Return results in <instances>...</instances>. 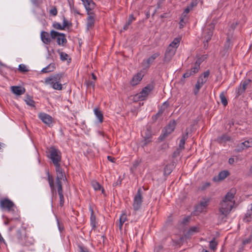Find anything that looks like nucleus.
<instances>
[{
	"label": "nucleus",
	"mask_w": 252,
	"mask_h": 252,
	"mask_svg": "<svg viewBox=\"0 0 252 252\" xmlns=\"http://www.w3.org/2000/svg\"><path fill=\"white\" fill-rule=\"evenodd\" d=\"M236 193V189L231 188L220 202L218 212L217 213L219 223H222L226 221L227 217L234 205V197Z\"/></svg>",
	"instance_id": "nucleus-1"
},
{
	"label": "nucleus",
	"mask_w": 252,
	"mask_h": 252,
	"mask_svg": "<svg viewBox=\"0 0 252 252\" xmlns=\"http://www.w3.org/2000/svg\"><path fill=\"white\" fill-rule=\"evenodd\" d=\"M46 173L51 193L52 195H56L57 193H58L60 199V206L63 207L64 203L63 181L66 180V176L56 177L55 181L53 176L50 174L49 170H47Z\"/></svg>",
	"instance_id": "nucleus-2"
},
{
	"label": "nucleus",
	"mask_w": 252,
	"mask_h": 252,
	"mask_svg": "<svg viewBox=\"0 0 252 252\" xmlns=\"http://www.w3.org/2000/svg\"><path fill=\"white\" fill-rule=\"evenodd\" d=\"M49 158L55 166L56 177L66 176L64 170L61 167L62 159L61 151L55 147H51L49 150Z\"/></svg>",
	"instance_id": "nucleus-3"
},
{
	"label": "nucleus",
	"mask_w": 252,
	"mask_h": 252,
	"mask_svg": "<svg viewBox=\"0 0 252 252\" xmlns=\"http://www.w3.org/2000/svg\"><path fill=\"white\" fill-rule=\"evenodd\" d=\"M63 73H59L50 75L44 79V84L49 85L54 90L61 91L63 89V84H62V80L64 77Z\"/></svg>",
	"instance_id": "nucleus-4"
},
{
	"label": "nucleus",
	"mask_w": 252,
	"mask_h": 252,
	"mask_svg": "<svg viewBox=\"0 0 252 252\" xmlns=\"http://www.w3.org/2000/svg\"><path fill=\"white\" fill-rule=\"evenodd\" d=\"M15 241L22 246H28L31 244L27 236L26 228L23 225H21V227L16 231Z\"/></svg>",
	"instance_id": "nucleus-5"
},
{
	"label": "nucleus",
	"mask_w": 252,
	"mask_h": 252,
	"mask_svg": "<svg viewBox=\"0 0 252 252\" xmlns=\"http://www.w3.org/2000/svg\"><path fill=\"white\" fill-rule=\"evenodd\" d=\"M0 207L3 210L6 211L12 215L18 214L14 203L8 198H3L0 200Z\"/></svg>",
	"instance_id": "nucleus-6"
},
{
	"label": "nucleus",
	"mask_w": 252,
	"mask_h": 252,
	"mask_svg": "<svg viewBox=\"0 0 252 252\" xmlns=\"http://www.w3.org/2000/svg\"><path fill=\"white\" fill-rule=\"evenodd\" d=\"M201 62L202 61L201 59H198L196 61L193 67H192L190 69L188 70L186 73L183 75L181 80L183 81V79H185L186 78H189L191 76H194L195 74H196L199 71Z\"/></svg>",
	"instance_id": "nucleus-7"
},
{
	"label": "nucleus",
	"mask_w": 252,
	"mask_h": 252,
	"mask_svg": "<svg viewBox=\"0 0 252 252\" xmlns=\"http://www.w3.org/2000/svg\"><path fill=\"white\" fill-rule=\"evenodd\" d=\"M152 90L153 87L152 86H146L139 93H138L135 95L134 96V99L136 101L145 100Z\"/></svg>",
	"instance_id": "nucleus-8"
},
{
	"label": "nucleus",
	"mask_w": 252,
	"mask_h": 252,
	"mask_svg": "<svg viewBox=\"0 0 252 252\" xmlns=\"http://www.w3.org/2000/svg\"><path fill=\"white\" fill-rule=\"evenodd\" d=\"M210 200L211 199L210 198H203L199 203L195 207L194 212L196 215H198L200 213L206 212L207 207L209 205Z\"/></svg>",
	"instance_id": "nucleus-9"
},
{
	"label": "nucleus",
	"mask_w": 252,
	"mask_h": 252,
	"mask_svg": "<svg viewBox=\"0 0 252 252\" xmlns=\"http://www.w3.org/2000/svg\"><path fill=\"white\" fill-rule=\"evenodd\" d=\"M142 202V190L141 188H139L134 197L132 206L134 211H137L140 209Z\"/></svg>",
	"instance_id": "nucleus-10"
},
{
	"label": "nucleus",
	"mask_w": 252,
	"mask_h": 252,
	"mask_svg": "<svg viewBox=\"0 0 252 252\" xmlns=\"http://www.w3.org/2000/svg\"><path fill=\"white\" fill-rule=\"evenodd\" d=\"M214 27L215 26L214 24H210L209 26L206 27L203 30L204 47L207 46L208 42L211 39Z\"/></svg>",
	"instance_id": "nucleus-11"
},
{
	"label": "nucleus",
	"mask_w": 252,
	"mask_h": 252,
	"mask_svg": "<svg viewBox=\"0 0 252 252\" xmlns=\"http://www.w3.org/2000/svg\"><path fill=\"white\" fill-rule=\"evenodd\" d=\"M176 123L175 120L171 121L168 125L165 127L164 132L160 135L159 138L163 140L169 134L171 133L176 127Z\"/></svg>",
	"instance_id": "nucleus-12"
},
{
	"label": "nucleus",
	"mask_w": 252,
	"mask_h": 252,
	"mask_svg": "<svg viewBox=\"0 0 252 252\" xmlns=\"http://www.w3.org/2000/svg\"><path fill=\"white\" fill-rule=\"evenodd\" d=\"M159 56L160 53L157 52L151 55L147 59L144 60L142 63V65L144 69H149L151 65L154 63L155 60Z\"/></svg>",
	"instance_id": "nucleus-13"
},
{
	"label": "nucleus",
	"mask_w": 252,
	"mask_h": 252,
	"mask_svg": "<svg viewBox=\"0 0 252 252\" xmlns=\"http://www.w3.org/2000/svg\"><path fill=\"white\" fill-rule=\"evenodd\" d=\"M143 138L141 142L142 147H144L150 145L153 141V135L151 131L147 129L145 131Z\"/></svg>",
	"instance_id": "nucleus-14"
},
{
	"label": "nucleus",
	"mask_w": 252,
	"mask_h": 252,
	"mask_svg": "<svg viewBox=\"0 0 252 252\" xmlns=\"http://www.w3.org/2000/svg\"><path fill=\"white\" fill-rule=\"evenodd\" d=\"M176 52V49H170L167 48L163 59V63H169L172 59V58L175 54Z\"/></svg>",
	"instance_id": "nucleus-15"
},
{
	"label": "nucleus",
	"mask_w": 252,
	"mask_h": 252,
	"mask_svg": "<svg viewBox=\"0 0 252 252\" xmlns=\"http://www.w3.org/2000/svg\"><path fill=\"white\" fill-rule=\"evenodd\" d=\"M38 118L46 125L50 126L53 122V118L49 115L45 113H40L38 115Z\"/></svg>",
	"instance_id": "nucleus-16"
},
{
	"label": "nucleus",
	"mask_w": 252,
	"mask_h": 252,
	"mask_svg": "<svg viewBox=\"0 0 252 252\" xmlns=\"http://www.w3.org/2000/svg\"><path fill=\"white\" fill-rule=\"evenodd\" d=\"M251 80L247 79L242 81L237 90V96H239L244 93L247 87V86L251 82Z\"/></svg>",
	"instance_id": "nucleus-17"
},
{
	"label": "nucleus",
	"mask_w": 252,
	"mask_h": 252,
	"mask_svg": "<svg viewBox=\"0 0 252 252\" xmlns=\"http://www.w3.org/2000/svg\"><path fill=\"white\" fill-rule=\"evenodd\" d=\"M13 217L11 218H6V220L4 221V223L5 225H8L10 222L12 221H15L17 223L20 224L21 225H24L23 222L21 220V218L19 215V214H16L15 215H13Z\"/></svg>",
	"instance_id": "nucleus-18"
},
{
	"label": "nucleus",
	"mask_w": 252,
	"mask_h": 252,
	"mask_svg": "<svg viewBox=\"0 0 252 252\" xmlns=\"http://www.w3.org/2000/svg\"><path fill=\"white\" fill-rule=\"evenodd\" d=\"M200 228L199 225L193 226L190 227L186 232L185 236L189 238L190 236L200 231Z\"/></svg>",
	"instance_id": "nucleus-19"
},
{
	"label": "nucleus",
	"mask_w": 252,
	"mask_h": 252,
	"mask_svg": "<svg viewBox=\"0 0 252 252\" xmlns=\"http://www.w3.org/2000/svg\"><path fill=\"white\" fill-rule=\"evenodd\" d=\"M143 75L141 72H138L134 75L131 80L130 82V84L131 86H134L138 84L142 79Z\"/></svg>",
	"instance_id": "nucleus-20"
},
{
	"label": "nucleus",
	"mask_w": 252,
	"mask_h": 252,
	"mask_svg": "<svg viewBox=\"0 0 252 252\" xmlns=\"http://www.w3.org/2000/svg\"><path fill=\"white\" fill-rule=\"evenodd\" d=\"M83 3L88 13L91 12V11L93 10L95 7V4L93 0H85Z\"/></svg>",
	"instance_id": "nucleus-21"
},
{
	"label": "nucleus",
	"mask_w": 252,
	"mask_h": 252,
	"mask_svg": "<svg viewBox=\"0 0 252 252\" xmlns=\"http://www.w3.org/2000/svg\"><path fill=\"white\" fill-rule=\"evenodd\" d=\"M229 173L227 170H224L220 172L217 177H214L213 178V181L215 182H219L225 179L228 176H229Z\"/></svg>",
	"instance_id": "nucleus-22"
},
{
	"label": "nucleus",
	"mask_w": 252,
	"mask_h": 252,
	"mask_svg": "<svg viewBox=\"0 0 252 252\" xmlns=\"http://www.w3.org/2000/svg\"><path fill=\"white\" fill-rule=\"evenodd\" d=\"M243 220V221L246 222H249L252 221V203L250 204V208H248Z\"/></svg>",
	"instance_id": "nucleus-23"
},
{
	"label": "nucleus",
	"mask_w": 252,
	"mask_h": 252,
	"mask_svg": "<svg viewBox=\"0 0 252 252\" xmlns=\"http://www.w3.org/2000/svg\"><path fill=\"white\" fill-rule=\"evenodd\" d=\"M41 39L45 44H49L51 43V39L48 32L42 31L40 34Z\"/></svg>",
	"instance_id": "nucleus-24"
},
{
	"label": "nucleus",
	"mask_w": 252,
	"mask_h": 252,
	"mask_svg": "<svg viewBox=\"0 0 252 252\" xmlns=\"http://www.w3.org/2000/svg\"><path fill=\"white\" fill-rule=\"evenodd\" d=\"M90 211L91 212L90 225L92 226V229L94 230L96 228L97 223L95 216L94 214V212L92 208H90Z\"/></svg>",
	"instance_id": "nucleus-25"
},
{
	"label": "nucleus",
	"mask_w": 252,
	"mask_h": 252,
	"mask_svg": "<svg viewBox=\"0 0 252 252\" xmlns=\"http://www.w3.org/2000/svg\"><path fill=\"white\" fill-rule=\"evenodd\" d=\"M11 90L13 94L18 95L23 94L25 92V89L21 86H12Z\"/></svg>",
	"instance_id": "nucleus-26"
},
{
	"label": "nucleus",
	"mask_w": 252,
	"mask_h": 252,
	"mask_svg": "<svg viewBox=\"0 0 252 252\" xmlns=\"http://www.w3.org/2000/svg\"><path fill=\"white\" fill-rule=\"evenodd\" d=\"M89 16L87 18V29H89L94 27V17L93 15L94 13L92 12H90V13H88Z\"/></svg>",
	"instance_id": "nucleus-27"
},
{
	"label": "nucleus",
	"mask_w": 252,
	"mask_h": 252,
	"mask_svg": "<svg viewBox=\"0 0 252 252\" xmlns=\"http://www.w3.org/2000/svg\"><path fill=\"white\" fill-rule=\"evenodd\" d=\"M57 42L59 45L64 46L67 42L65 34L61 33L57 38Z\"/></svg>",
	"instance_id": "nucleus-28"
},
{
	"label": "nucleus",
	"mask_w": 252,
	"mask_h": 252,
	"mask_svg": "<svg viewBox=\"0 0 252 252\" xmlns=\"http://www.w3.org/2000/svg\"><path fill=\"white\" fill-rule=\"evenodd\" d=\"M181 38L176 37L174 39L173 41L169 44L168 48H169L170 49H177V48L178 47L180 44V42L181 41Z\"/></svg>",
	"instance_id": "nucleus-29"
},
{
	"label": "nucleus",
	"mask_w": 252,
	"mask_h": 252,
	"mask_svg": "<svg viewBox=\"0 0 252 252\" xmlns=\"http://www.w3.org/2000/svg\"><path fill=\"white\" fill-rule=\"evenodd\" d=\"M135 20V18L134 17L133 14H130L129 15L128 19L127 22L124 25L123 27V30H121V32H122L123 31H126L128 30L129 25Z\"/></svg>",
	"instance_id": "nucleus-30"
},
{
	"label": "nucleus",
	"mask_w": 252,
	"mask_h": 252,
	"mask_svg": "<svg viewBox=\"0 0 252 252\" xmlns=\"http://www.w3.org/2000/svg\"><path fill=\"white\" fill-rule=\"evenodd\" d=\"M188 135H189L188 132H186L185 133H184L182 135V137L180 140V143H179L178 148H179L182 150H184L185 149L184 145L185 144L186 140L188 138Z\"/></svg>",
	"instance_id": "nucleus-31"
},
{
	"label": "nucleus",
	"mask_w": 252,
	"mask_h": 252,
	"mask_svg": "<svg viewBox=\"0 0 252 252\" xmlns=\"http://www.w3.org/2000/svg\"><path fill=\"white\" fill-rule=\"evenodd\" d=\"M56 68V65L55 63H51L49 64L46 67L43 68L41 70L42 73H48L53 71Z\"/></svg>",
	"instance_id": "nucleus-32"
},
{
	"label": "nucleus",
	"mask_w": 252,
	"mask_h": 252,
	"mask_svg": "<svg viewBox=\"0 0 252 252\" xmlns=\"http://www.w3.org/2000/svg\"><path fill=\"white\" fill-rule=\"evenodd\" d=\"M94 113L99 122L101 123L103 120V116L101 111L98 108H95L94 109Z\"/></svg>",
	"instance_id": "nucleus-33"
},
{
	"label": "nucleus",
	"mask_w": 252,
	"mask_h": 252,
	"mask_svg": "<svg viewBox=\"0 0 252 252\" xmlns=\"http://www.w3.org/2000/svg\"><path fill=\"white\" fill-rule=\"evenodd\" d=\"M127 220V216L126 213H123L121 215V216L120 217L119 219V227L120 229H122L123 225L125 222H126Z\"/></svg>",
	"instance_id": "nucleus-34"
},
{
	"label": "nucleus",
	"mask_w": 252,
	"mask_h": 252,
	"mask_svg": "<svg viewBox=\"0 0 252 252\" xmlns=\"http://www.w3.org/2000/svg\"><path fill=\"white\" fill-rule=\"evenodd\" d=\"M230 140V137L226 134H223L217 138V141L220 143H222L223 142L229 141Z\"/></svg>",
	"instance_id": "nucleus-35"
},
{
	"label": "nucleus",
	"mask_w": 252,
	"mask_h": 252,
	"mask_svg": "<svg viewBox=\"0 0 252 252\" xmlns=\"http://www.w3.org/2000/svg\"><path fill=\"white\" fill-rule=\"evenodd\" d=\"M169 104L166 101L164 102L160 109H159L158 112L157 113L156 116H159L161 115L163 112L165 111V110L168 107Z\"/></svg>",
	"instance_id": "nucleus-36"
},
{
	"label": "nucleus",
	"mask_w": 252,
	"mask_h": 252,
	"mask_svg": "<svg viewBox=\"0 0 252 252\" xmlns=\"http://www.w3.org/2000/svg\"><path fill=\"white\" fill-rule=\"evenodd\" d=\"M220 97L221 103L223 104L224 106H226L228 104V102L227 98H226L225 95V93L224 92H222L220 93Z\"/></svg>",
	"instance_id": "nucleus-37"
},
{
	"label": "nucleus",
	"mask_w": 252,
	"mask_h": 252,
	"mask_svg": "<svg viewBox=\"0 0 252 252\" xmlns=\"http://www.w3.org/2000/svg\"><path fill=\"white\" fill-rule=\"evenodd\" d=\"M211 186V183L209 182H202L201 186L198 187V189L200 191H203Z\"/></svg>",
	"instance_id": "nucleus-38"
},
{
	"label": "nucleus",
	"mask_w": 252,
	"mask_h": 252,
	"mask_svg": "<svg viewBox=\"0 0 252 252\" xmlns=\"http://www.w3.org/2000/svg\"><path fill=\"white\" fill-rule=\"evenodd\" d=\"M92 186L95 190H100L101 189V186L96 181H93L91 183Z\"/></svg>",
	"instance_id": "nucleus-39"
},
{
	"label": "nucleus",
	"mask_w": 252,
	"mask_h": 252,
	"mask_svg": "<svg viewBox=\"0 0 252 252\" xmlns=\"http://www.w3.org/2000/svg\"><path fill=\"white\" fill-rule=\"evenodd\" d=\"M25 100L27 105L32 107H35V102L30 96H27Z\"/></svg>",
	"instance_id": "nucleus-40"
},
{
	"label": "nucleus",
	"mask_w": 252,
	"mask_h": 252,
	"mask_svg": "<svg viewBox=\"0 0 252 252\" xmlns=\"http://www.w3.org/2000/svg\"><path fill=\"white\" fill-rule=\"evenodd\" d=\"M218 246V242L216 241L215 238H213V239L210 242L209 247L212 250H215L217 249Z\"/></svg>",
	"instance_id": "nucleus-41"
},
{
	"label": "nucleus",
	"mask_w": 252,
	"mask_h": 252,
	"mask_svg": "<svg viewBox=\"0 0 252 252\" xmlns=\"http://www.w3.org/2000/svg\"><path fill=\"white\" fill-rule=\"evenodd\" d=\"M203 84H201L200 82L197 81L196 84L195 85V87L194 89V94L195 95L198 94L200 89L203 86Z\"/></svg>",
	"instance_id": "nucleus-42"
},
{
	"label": "nucleus",
	"mask_w": 252,
	"mask_h": 252,
	"mask_svg": "<svg viewBox=\"0 0 252 252\" xmlns=\"http://www.w3.org/2000/svg\"><path fill=\"white\" fill-rule=\"evenodd\" d=\"M241 145L243 146H242V148L246 147H252V139H250L247 141H245L241 143Z\"/></svg>",
	"instance_id": "nucleus-43"
},
{
	"label": "nucleus",
	"mask_w": 252,
	"mask_h": 252,
	"mask_svg": "<svg viewBox=\"0 0 252 252\" xmlns=\"http://www.w3.org/2000/svg\"><path fill=\"white\" fill-rule=\"evenodd\" d=\"M58 52L59 53L60 59L62 61H65L67 59L68 57V54L64 52H60L59 50L58 51Z\"/></svg>",
	"instance_id": "nucleus-44"
},
{
	"label": "nucleus",
	"mask_w": 252,
	"mask_h": 252,
	"mask_svg": "<svg viewBox=\"0 0 252 252\" xmlns=\"http://www.w3.org/2000/svg\"><path fill=\"white\" fill-rule=\"evenodd\" d=\"M172 172V169L170 165H166L164 168V174L169 175Z\"/></svg>",
	"instance_id": "nucleus-45"
},
{
	"label": "nucleus",
	"mask_w": 252,
	"mask_h": 252,
	"mask_svg": "<svg viewBox=\"0 0 252 252\" xmlns=\"http://www.w3.org/2000/svg\"><path fill=\"white\" fill-rule=\"evenodd\" d=\"M186 18V17H184L183 15H181V18H180V20L179 22L180 29H182L185 26V25L186 24V22L184 21V20Z\"/></svg>",
	"instance_id": "nucleus-46"
},
{
	"label": "nucleus",
	"mask_w": 252,
	"mask_h": 252,
	"mask_svg": "<svg viewBox=\"0 0 252 252\" xmlns=\"http://www.w3.org/2000/svg\"><path fill=\"white\" fill-rule=\"evenodd\" d=\"M60 33V32L52 30L50 32V36L52 39H55L56 37L57 38Z\"/></svg>",
	"instance_id": "nucleus-47"
},
{
	"label": "nucleus",
	"mask_w": 252,
	"mask_h": 252,
	"mask_svg": "<svg viewBox=\"0 0 252 252\" xmlns=\"http://www.w3.org/2000/svg\"><path fill=\"white\" fill-rule=\"evenodd\" d=\"M18 69L20 72H26L28 71V69H27V67L23 64H20L19 65Z\"/></svg>",
	"instance_id": "nucleus-48"
},
{
	"label": "nucleus",
	"mask_w": 252,
	"mask_h": 252,
	"mask_svg": "<svg viewBox=\"0 0 252 252\" xmlns=\"http://www.w3.org/2000/svg\"><path fill=\"white\" fill-rule=\"evenodd\" d=\"M53 27L57 30H63V27L60 23L57 22L54 23L53 24Z\"/></svg>",
	"instance_id": "nucleus-49"
},
{
	"label": "nucleus",
	"mask_w": 252,
	"mask_h": 252,
	"mask_svg": "<svg viewBox=\"0 0 252 252\" xmlns=\"http://www.w3.org/2000/svg\"><path fill=\"white\" fill-rule=\"evenodd\" d=\"M182 150H183L179 148H177L173 154V157L176 158L178 156H179Z\"/></svg>",
	"instance_id": "nucleus-50"
},
{
	"label": "nucleus",
	"mask_w": 252,
	"mask_h": 252,
	"mask_svg": "<svg viewBox=\"0 0 252 252\" xmlns=\"http://www.w3.org/2000/svg\"><path fill=\"white\" fill-rule=\"evenodd\" d=\"M49 13L51 15L54 16H56L58 14V10L57 8L55 6L53 7L50 10Z\"/></svg>",
	"instance_id": "nucleus-51"
},
{
	"label": "nucleus",
	"mask_w": 252,
	"mask_h": 252,
	"mask_svg": "<svg viewBox=\"0 0 252 252\" xmlns=\"http://www.w3.org/2000/svg\"><path fill=\"white\" fill-rule=\"evenodd\" d=\"M191 220V217L190 216H187L185 217L182 220V223L184 225H186L188 224V223L190 220Z\"/></svg>",
	"instance_id": "nucleus-52"
},
{
	"label": "nucleus",
	"mask_w": 252,
	"mask_h": 252,
	"mask_svg": "<svg viewBox=\"0 0 252 252\" xmlns=\"http://www.w3.org/2000/svg\"><path fill=\"white\" fill-rule=\"evenodd\" d=\"M207 80L203 78V75H200L197 79V81L200 82L201 84H204L206 82Z\"/></svg>",
	"instance_id": "nucleus-53"
},
{
	"label": "nucleus",
	"mask_w": 252,
	"mask_h": 252,
	"mask_svg": "<svg viewBox=\"0 0 252 252\" xmlns=\"http://www.w3.org/2000/svg\"><path fill=\"white\" fill-rule=\"evenodd\" d=\"M210 72L209 70H207L205 71V72H204L203 73L201 74V75H203V78L207 80L208 78L210 75Z\"/></svg>",
	"instance_id": "nucleus-54"
},
{
	"label": "nucleus",
	"mask_w": 252,
	"mask_h": 252,
	"mask_svg": "<svg viewBox=\"0 0 252 252\" xmlns=\"http://www.w3.org/2000/svg\"><path fill=\"white\" fill-rule=\"evenodd\" d=\"M191 10L189 6H187L184 10V12L182 14L184 17H186L187 15L189 13L190 10Z\"/></svg>",
	"instance_id": "nucleus-55"
},
{
	"label": "nucleus",
	"mask_w": 252,
	"mask_h": 252,
	"mask_svg": "<svg viewBox=\"0 0 252 252\" xmlns=\"http://www.w3.org/2000/svg\"><path fill=\"white\" fill-rule=\"evenodd\" d=\"M86 85L88 87H92L93 88H94L95 86V83L94 81H88L86 83Z\"/></svg>",
	"instance_id": "nucleus-56"
},
{
	"label": "nucleus",
	"mask_w": 252,
	"mask_h": 252,
	"mask_svg": "<svg viewBox=\"0 0 252 252\" xmlns=\"http://www.w3.org/2000/svg\"><path fill=\"white\" fill-rule=\"evenodd\" d=\"M68 21H67V20L65 18H63V30L64 29V28L68 26Z\"/></svg>",
	"instance_id": "nucleus-57"
},
{
	"label": "nucleus",
	"mask_w": 252,
	"mask_h": 252,
	"mask_svg": "<svg viewBox=\"0 0 252 252\" xmlns=\"http://www.w3.org/2000/svg\"><path fill=\"white\" fill-rule=\"evenodd\" d=\"M79 252H90L87 249L84 248L82 246H79Z\"/></svg>",
	"instance_id": "nucleus-58"
},
{
	"label": "nucleus",
	"mask_w": 252,
	"mask_h": 252,
	"mask_svg": "<svg viewBox=\"0 0 252 252\" xmlns=\"http://www.w3.org/2000/svg\"><path fill=\"white\" fill-rule=\"evenodd\" d=\"M251 242V238H248L246 240H244L243 241V244L244 245H245L246 244H248L250 243Z\"/></svg>",
	"instance_id": "nucleus-59"
},
{
	"label": "nucleus",
	"mask_w": 252,
	"mask_h": 252,
	"mask_svg": "<svg viewBox=\"0 0 252 252\" xmlns=\"http://www.w3.org/2000/svg\"><path fill=\"white\" fill-rule=\"evenodd\" d=\"M107 159L109 161L112 162H115L116 159L111 156H107Z\"/></svg>",
	"instance_id": "nucleus-60"
},
{
	"label": "nucleus",
	"mask_w": 252,
	"mask_h": 252,
	"mask_svg": "<svg viewBox=\"0 0 252 252\" xmlns=\"http://www.w3.org/2000/svg\"><path fill=\"white\" fill-rule=\"evenodd\" d=\"M122 180L120 179V178L118 180V181L113 184V186H116L117 185H120L121 184Z\"/></svg>",
	"instance_id": "nucleus-61"
},
{
	"label": "nucleus",
	"mask_w": 252,
	"mask_h": 252,
	"mask_svg": "<svg viewBox=\"0 0 252 252\" xmlns=\"http://www.w3.org/2000/svg\"><path fill=\"white\" fill-rule=\"evenodd\" d=\"M196 5V3L195 2H191L189 5L188 6L191 8V9H192V8L194 6H195Z\"/></svg>",
	"instance_id": "nucleus-62"
},
{
	"label": "nucleus",
	"mask_w": 252,
	"mask_h": 252,
	"mask_svg": "<svg viewBox=\"0 0 252 252\" xmlns=\"http://www.w3.org/2000/svg\"><path fill=\"white\" fill-rule=\"evenodd\" d=\"M234 158H231L228 159V162L230 164H233L234 163Z\"/></svg>",
	"instance_id": "nucleus-63"
},
{
	"label": "nucleus",
	"mask_w": 252,
	"mask_h": 252,
	"mask_svg": "<svg viewBox=\"0 0 252 252\" xmlns=\"http://www.w3.org/2000/svg\"><path fill=\"white\" fill-rule=\"evenodd\" d=\"M31 1L35 5H37L38 4V0H31Z\"/></svg>",
	"instance_id": "nucleus-64"
}]
</instances>
